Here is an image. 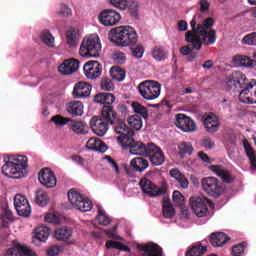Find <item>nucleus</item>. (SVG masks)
<instances>
[{
  "mask_svg": "<svg viewBox=\"0 0 256 256\" xmlns=\"http://www.w3.org/2000/svg\"><path fill=\"white\" fill-rule=\"evenodd\" d=\"M245 81H247V77L241 72H234L230 80L236 89H242L238 97L240 103L256 105V80L252 79L250 82Z\"/></svg>",
  "mask_w": 256,
  "mask_h": 256,
  "instance_id": "f257e3e1",
  "label": "nucleus"
},
{
  "mask_svg": "<svg viewBox=\"0 0 256 256\" xmlns=\"http://www.w3.org/2000/svg\"><path fill=\"white\" fill-rule=\"evenodd\" d=\"M109 37L112 43H115L118 47H135L139 41L137 31L131 26L113 28L109 33Z\"/></svg>",
  "mask_w": 256,
  "mask_h": 256,
  "instance_id": "f03ea898",
  "label": "nucleus"
},
{
  "mask_svg": "<svg viewBox=\"0 0 256 256\" xmlns=\"http://www.w3.org/2000/svg\"><path fill=\"white\" fill-rule=\"evenodd\" d=\"M197 17H201V14L195 15L191 20L190 26L192 27V30L186 32L185 41H187V43H192L193 49L199 51L201 49V36L197 33H201V31H209L211 26L215 23V20H213L212 17H208L202 24H198L197 26Z\"/></svg>",
  "mask_w": 256,
  "mask_h": 256,
  "instance_id": "7ed1b4c3",
  "label": "nucleus"
},
{
  "mask_svg": "<svg viewBox=\"0 0 256 256\" xmlns=\"http://www.w3.org/2000/svg\"><path fill=\"white\" fill-rule=\"evenodd\" d=\"M79 53L81 57H99V53H101V41L99 40V36L92 35L88 38H84Z\"/></svg>",
  "mask_w": 256,
  "mask_h": 256,
  "instance_id": "20e7f679",
  "label": "nucleus"
},
{
  "mask_svg": "<svg viewBox=\"0 0 256 256\" xmlns=\"http://www.w3.org/2000/svg\"><path fill=\"white\" fill-rule=\"evenodd\" d=\"M140 95L147 101H153L161 95V84L155 80H146L138 85Z\"/></svg>",
  "mask_w": 256,
  "mask_h": 256,
  "instance_id": "39448f33",
  "label": "nucleus"
},
{
  "mask_svg": "<svg viewBox=\"0 0 256 256\" xmlns=\"http://www.w3.org/2000/svg\"><path fill=\"white\" fill-rule=\"evenodd\" d=\"M203 191L210 197L219 199L225 193V186L215 177H206L201 181Z\"/></svg>",
  "mask_w": 256,
  "mask_h": 256,
  "instance_id": "423d86ee",
  "label": "nucleus"
},
{
  "mask_svg": "<svg viewBox=\"0 0 256 256\" xmlns=\"http://www.w3.org/2000/svg\"><path fill=\"white\" fill-rule=\"evenodd\" d=\"M190 205L196 217H207V213H209V207H215V204L205 196L191 197Z\"/></svg>",
  "mask_w": 256,
  "mask_h": 256,
  "instance_id": "0eeeda50",
  "label": "nucleus"
},
{
  "mask_svg": "<svg viewBox=\"0 0 256 256\" xmlns=\"http://www.w3.org/2000/svg\"><path fill=\"white\" fill-rule=\"evenodd\" d=\"M68 201H70L73 207L78 209V211H82L83 213L93 209V202H91L89 198L81 195V193L75 191V189H71L68 192Z\"/></svg>",
  "mask_w": 256,
  "mask_h": 256,
  "instance_id": "6e6552de",
  "label": "nucleus"
},
{
  "mask_svg": "<svg viewBox=\"0 0 256 256\" xmlns=\"http://www.w3.org/2000/svg\"><path fill=\"white\" fill-rule=\"evenodd\" d=\"M121 145L124 149H129L132 155H142L144 157L149 155V143L145 145L141 141H135L133 136H130L129 138H123L121 140Z\"/></svg>",
  "mask_w": 256,
  "mask_h": 256,
  "instance_id": "1a4fd4ad",
  "label": "nucleus"
},
{
  "mask_svg": "<svg viewBox=\"0 0 256 256\" xmlns=\"http://www.w3.org/2000/svg\"><path fill=\"white\" fill-rule=\"evenodd\" d=\"M98 21L104 27H115L121 21V14L113 9H104L99 13Z\"/></svg>",
  "mask_w": 256,
  "mask_h": 256,
  "instance_id": "9d476101",
  "label": "nucleus"
},
{
  "mask_svg": "<svg viewBox=\"0 0 256 256\" xmlns=\"http://www.w3.org/2000/svg\"><path fill=\"white\" fill-rule=\"evenodd\" d=\"M139 185L143 193H145L149 197H160V195H165V193H167V188H159L147 178L141 179Z\"/></svg>",
  "mask_w": 256,
  "mask_h": 256,
  "instance_id": "9b49d317",
  "label": "nucleus"
},
{
  "mask_svg": "<svg viewBox=\"0 0 256 256\" xmlns=\"http://www.w3.org/2000/svg\"><path fill=\"white\" fill-rule=\"evenodd\" d=\"M175 125L184 133H193L194 131H197V124H195V121L185 114L176 115Z\"/></svg>",
  "mask_w": 256,
  "mask_h": 256,
  "instance_id": "f8f14e48",
  "label": "nucleus"
},
{
  "mask_svg": "<svg viewBox=\"0 0 256 256\" xmlns=\"http://www.w3.org/2000/svg\"><path fill=\"white\" fill-rule=\"evenodd\" d=\"M38 181L47 189H53L57 185L55 172L50 168H42L38 174Z\"/></svg>",
  "mask_w": 256,
  "mask_h": 256,
  "instance_id": "ddd939ff",
  "label": "nucleus"
},
{
  "mask_svg": "<svg viewBox=\"0 0 256 256\" xmlns=\"http://www.w3.org/2000/svg\"><path fill=\"white\" fill-rule=\"evenodd\" d=\"M146 157L150 158V162L155 167H159L165 163V154L163 153V150L153 143H149L148 155H146Z\"/></svg>",
  "mask_w": 256,
  "mask_h": 256,
  "instance_id": "4468645a",
  "label": "nucleus"
},
{
  "mask_svg": "<svg viewBox=\"0 0 256 256\" xmlns=\"http://www.w3.org/2000/svg\"><path fill=\"white\" fill-rule=\"evenodd\" d=\"M111 125L114 126L115 133L120 135L117 137L119 143H121L122 139H130V137L135 135V132L131 128L127 127L124 120L118 118L115 123Z\"/></svg>",
  "mask_w": 256,
  "mask_h": 256,
  "instance_id": "2eb2a0df",
  "label": "nucleus"
},
{
  "mask_svg": "<svg viewBox=\"0 0 256 256\" xmlns=\"http://www.w3.org/2000/svg\"><path fill=\"white\" fill-rule=\"evenodd\" d=\"M147 167H149V161L147 159L143 157H136L130 161V167L125 166L124 170L129 177H133V172H131V169L138 173H143Z\"/></svg>",
  "mask_w": 256,
  "mask_h": 256,
  "instance_id": "dca6fc26",
  "label": "nucleus"
},
{
  "mask_svg": "<svg viewBox=\"0 0 256 256\" xmlns=\"http://www.w3.org/2000/svg\"><path fill=\"white\" fill-rule=\"evenodd\" d=\"M140 256H163V249L155 243L137 244Z\"/></svg>",
  "mask_w": 256,
  "mask_h": 256,
  "instance_id": "f3484780",
  "label": "nucleus"
},
{
  "mask_svg": "<svg viewBox=\"0 0 256 256\" xmlns=\"http://www.w3.org/2000/svg\"><path fill=\"white\" fill-rule=\"evenodd\" d=\"M109 125H111L109 122L97 116L92 117L90 120V127L98 137H103L109 131Z\"/></svg>",
  "mask_w": 256,
  "mask_h": 256,
  "instance_id": "a211bd4d",
  "label": "nucleus"
},
{
  "mask_svg": "<svg viewBox=\"0 0 256 256\" xmlns=\"http://www.w3.org/2000/svg\"><path fill=\"white\" fill-rule=\"evenodd\" d=\"M84 73L87 79H97V77H101V73L103 72V67L97 61H89L84 64Z\"/></svg>",
  "mask_w": 256,
  "mask_h": 256,
  "instance_id": "6ab92c4d",
  "label": "nucleus"
},
{
  "mask_svg": "<svg viewBox=\"0 0 256 256\" xmlns=\"http://www.w3.org/2000/svg\"><path fill=\"white\" fill-rule=\"evenodd\" d=\"M4 256H37V254L27 246L14 241L13 246L6 251Z\"/></svg>",
  "mask_w": 256,
  "mask_h": 256,
  "instance_id": "aec40b11",
  "label": "nucleus"
},
{
  "mask_svg": "<svg viewBox=\"0 0 256 256\" xmlns=\"http://www.w3.org/2000/svg\"><path fill=\"white\" fill-rule=\"evenodd\" d=\"M209 169L212 170L217 177H220L222 183L231 184L235 181V176L231 174V171L221 165H211Z\"/></svg>",
  "mask_w": 256,
  "mask_h": 256,
  "instance_id": "412c9836",
  "label": "nucleus"
},
{
  "mask_svg": "<svg viewBox=\"0 0 256 256\" xmlns=\"http://www.w3.org/2000/svg\"><path fill=\"white\" fill-rule=\"evenodd\" d=\"M58 71L61 73V75H71L72 73H77V71H79V60L75 58L64 60V62L59 65Z\"/></svg>",
  "mask_w": 256,
  "mask_h": 256,
  "instance_id": "4be33fe9",
  "label": "nucleus"
},
{
  "mask_svg": "<svg viewBox=\"0 0 256 256\" xmlns=\"http://www.w3.org/2000/svg\"><path fill=\"white\" fill-rule=\"evenodd\" d=\"M74 99H83L91 95V84L87 82H78L74 85L72 92Z\"/></svg>",
  "mask_w": 256,
  "mask_h": 256,
  "instance_id": "5701e85b",
  "label": "nucleus"
},
{
  "mask_svg": "<svg viewBox=\"0 0 256 256\" xmlns=\"http://www.w3.org/2000/svg\"><path fill=\"white\" fill-rule=\"evenodd\" d=\"M200 37L201 47L203 45H213L217 41V31L215 29H210L209 31L197 32Z\"/></svg>",
  "mask_w": 256,
  "mask_h": 256,
  "instance_id": "b1692460",
  "label": "nucleus"
},
{
  "mask_svg": "<svg viewBox=\"0 0 256 256\" xmlns=\"http://www.w3.org/2000/svg\"><path fill=\"white\" fill-rule=\"evenodd\" d=\"M101 117L104 121L109 123L110 125H115V121H117L119 118H117V112L113 109V106L111 105H104L101 110Z\"/></svg>",
  "mask_w": 256,
  "mask_h": 256,
  "instance_id": "393cba45",
  "label": "nucleus"
},
{
  "mask_svg": "<svg viewBox=\"0 0 256 256\" xmlns=\"http://www.w3.org/2000/svg\"><path fill=\"white\" fill-rule=\"evenodd\" d=\"M204 127L207 133H217L221 127V122H219L217 116L208 115L204 119Z\"/></svg>",
  "mask_w": 256,
  "mask_h": 256,
  "instance_id": "a878e982",
  "label": "nucleus"
},
{
  "mask_svg": "<svg viewBox=\"0 0 256 256\" xmlns=\"http://www.w3.org/2000/svg\"><path fill=\"white\" fill-rule=\"evenodd\" d=\"M243 145H244V151L250 161V171H251V173H255V171H256L255 150H253V147H251V144H249V141L247 139L243 140Z\"/></svg>",
  "mask_w": 256,
  "mask_h": 256,
  "instance_id": "bb28decb",
  "label": "nucleus"
},
{
  "mask_svg": "<svg viewBox=\"0 0 256 256\" xmlns=\"http://www.w3.org/2000/svg\"><path fill=\"white\" fill-rule=\"evenodd\" d=\"M86 147L90 151H98V153H105L107 151V144L99 138H90L86 143Z\"/></svg>",
  "mask_w": 256,
  "mask_h": 256,
  "instance_id": "cd10ccee",
  "label": "nucleus"
},
{
  "mask_svg": "<svg viewBox=\"0 0 256 256\" xmlns=\"http://www.w3.org/2000/svg\"><path fill=\"white\" fill-rule=\"evenodd\" d=\"M54 237L57 241H68V243H73V241H70L71 237H73V229L69 227L57 228Z\"/></svg>",
  "mask_w": 256,
  "mask_h": 256,
  "instance_id": "c85d7f7f",
  "label": "nucleus"
},
{
  "mask_svg": "<svg viewBox=\"0 0 256 256\" xmlns=\"http://www.w3.org/2000/svg\"><path fill=\"white\" fill-rule=\"evenodd\" d=\"M162 214L165 219H173L175 217V208H173L169 196H164L162 199Z\"/></svg>",
  "mask_w": 256,
  "mask_h": 256,
  "instance_id": "c756f323",
  "label": "nucleus"
},
{
  "mask_svg": "<svg viewBox=\"0 0 256 256\" xmlns=\"http://www.w3.org/2000/svg\"><path fill=\"white\" fill-rule=\"evenodd\" d=\"M229 239L231 238L223 232H216L210 235V243L213 247H223Z\"/></svg>",
  "mask_w": 256,
  "mask_h": 256,
  "instance_id": "7c9ffc66",
  "label": "nucleus"
},
{
  "mask_svg": "<svg viewBox=\"0 0 256 256\" xmlns=\"http://www.w3.org/2000/svg\"><path fill=\"white\" fill-rule=\"evenodd\" d=\"M94 102L100 105H113L115 103V95L109 92H100L94 96Z\"/></svg>",
  "mask_w": 256,
  "mask_h": 256,
  "instance_id": "2f4dec72",
  "label": "nucleus"
},
{
  "mask_svg": "<svg viewBox=\"0 0 256 256\" xmlns=\"http://www.w3.org/2000/svg\"><path fill=\"white\" fill-rule=\"evenodd\" d=\"M49 235H51V229L45 225H40L34 230L35 239L42 243H45L49 239Z\"/></svg>",
  "mask_w": 256,
  "mask_h": 256,
  "instance_id": "473e14b6",
  "label": "nucleus"
},
{
  "mask_svg": "<svg viewBox=\"0 0 256 256\" xmlns=\"http://www.w3.org/2000/svg\"><path fill=\"white\" fill-rule=\"evenodd\" d=\"M71 123L69 124L70 130L73 131L76 135H86L88 133L89 127H87V124L83 121H77V120H70Z\"/></svg>",
  "mask_w": 256,
  "mask_h": 256,
  "instance_id": "72a5a7b5",
  "label": "nucleus"
},
{
  "mask_svg": "<svg viewBox=\"0 0 256 256\" xmlns=\"http://www.w3.org/2000/svg\"><path fill=\"white\" fill-rule=\"evenodd\" d=\"M67 111L72 117H81L83 115V103L73 101L67 104Z\"/></svg>",
  "mask_w": 256,
  "mask_h": 256,
  "instance_id": "f704fd0d",
  "label": "nucleus"
},
{
  "mask_svg": "<svg viewBox=\"0 0 256 256\" xmlns=\"http://www.w3.org/2000/svg\"><path fill=\"white\" fill-rule=\"evenodd\" d=\"M233 63L240 65L241 67H255L256 61L248 56L236 55L232 59Z\"/></svg>",
  "mask_w": 256,
  "mask_h": 256,
  "instance_id": "c9c22d12",
  "label": "nucleus"
},
{
  "mask_svg": "<svg viewBox=\"0 0 256 256\" xmlns=\"http://www.w3.org/2000/svg\"><path fill=\"white\" fill-rule=\"evenodd\" d=\"M151 55L158 62L165 61L168 57L167 50L163 46H155L151 51Z\"/></svg>",
  "mask_w": 256,
  "mask_h": 256,
  "instance_id": "e433bc0d",
  "label": "nucleus"
},
{
  "mask_svg": "<svg viewBox=\"0 0 256 256\" xmlns=\"http://www.w3.org/2000/svg\"><path fill=\"white\" fill-rule=\"evenodd\" d=\"M14 165H16V167H19L22 171H25V169H27L28 167V159L27 156H23V155H19V156H15V155H11V156H7Z\"/></svg>",
  "mask_w": 256,
  "mask_h": 256,
  "instance_id": "4c0bfd02",
  "label": "nucleus"
},
{
  "mask_svg": "<svg viewBox=\"0 0 256 256\" xmlns=\"http://www.w3.org/2000/svg\"><path fill=\"white\" fill-rule=\"evenodd\" d=\"M170 175L173 177V179H176L182 189H187V187H189V181L187 180V178H185V175H183L179 170H170Z\"/></svg>",
  "mask_w": 256,
  "mask_h": 256,
  "instance_id": "58836bf2",
  "label": "nucleus"
},
{
  "mask_svg": "<svg viewBox=\"0 0 256 256\" xmlns=\"http://www.w3.org/2000/svg\"><path fill=\"white\" fill-rule=\"evenodd\" d=\"M128 125L134 131H141V127H143V120H141V116L139 115H132L128 119Z\"/></svg>",
  "mask_w": 256,
  "mask_h": 256,
  "instance_id": "ea45409f",
  "label": "nucleus"
},
{
  "mask_svg": "<svg viewBox=\"0 0 256 256\" xmlns=\"http://www.w3.org/2000/svg\"><path fill=\"white\" fill-rule=\"evenodd\" d=\"M205 253H207V247L198 244L192 246V248L186 252V256H203Z\"/></svg>",
  "mask_w": 256,
  "mask_h": 256,
  "instance_id": "a19ab883",
  "label": "nucleus"
},
{
  "mask_svg": "<svg viewBox=\"0 0 256 256\" xmlns=\"http://www.w3.org/2000/svg\"><path fill=\"white\" fill-rule=\"evenodd\" d=\"M110 75L112 79H115L116 81H124L125 80V70H123L119 66H113L110 69Z\"/></svg>",
  "mask_w": 256,
  "mask_h": 256,
  "instance_id": "79ce46f5",
  "label": "nucleus"
},
{
  "mask_svg": "<svg viewBox=\"0 0 256 256\" xmlns=\"http://www.w3.org/2000/svg\"><path fill=\"white\" fill-rule=\"evenodd\" d=\"M35 203L40 207H45L49 203V196L47 192L37 191L35 195Z\"/></svg>",
  "mask_w": 256,
  "mask_h": 256,
  "instance_id": "37998d69",
  "label": "nucleus"
},
{
  "mask_svg": "<svg viewBox=\"0 0 256 256\" xmlns=\"http://www.w3.org/2000/svg\"><path fill=\"white\" fill-rule=\"evenodd\" d=\"M40 38L48 47H55V37L48 30L42 31Z\"/></svg>",
  "mask_w": 256,
  "mask_h": 256,
  "instance_id": "c03bdc74",
  "label": "nucleus"
},
{
  "mask_svg": "<svg viewBox=\"0 0 256 256\" xmlns=\"http://www.w3.org/2000/svg\"><path fill=\"white\" fill-rule=\"evenodd\" d=\"M131 50L132 57H135V59H142L143 53H145V47H143V44H137L134 46H129Z\"/></svg>",
  "mask_w": 256,
  "mask_h": 256,
  "instance_id": "a18cd8bd",
  "label": "nucleus"
},
{
  "mask_svg": "<svg viewBox=\"0 0 256 256\" xmlns=\"http://www.w3.org/2000/svg\"><path fill=\"white\" fill-rule=\"evenodd\" d=\"M1 221L2 227H9L10 221H13V212H11V210H9L8 208H5L3 210V213L1 214Z\"/></svg>",
  "mask_w": 256,
  "mask_h": 256,
  "instance_id": "49530a36",
  "label": "nucleus"
},
{
  "mask_svg": "<svg viewBox=\"0 0 256 256\" xmlns=\"http://www.w3.org/2000/svg\"><path fill=\"white\" fill-rule=\"evenodd\" d=\"M132 109L134 113H137L138 115H141L144 119H147L148 114H147V108L145 106L139 104V102H133Z\"/></svg>",
  "mask_w": 256,
  "mask_h": 256,
  "instance_id": "de8ad7c7",
  "label": "nucleus"
},
{
  "mask_svg": "<svg viewBox=\"0 0 256 256\" xmlns=\"http://www.w3.org/2000/svg\"><path fill=\"white\" fill-rule=\"evenodd\" d=\"M50 121L56 125V127H63L64 125H67L69 121H71L70 118H65L61 115H55L53 116Z\"/></svg>",
  "mask_w": 256,
  "mask_h": 256,
  "instance_id": "09e8293b",
  "label": "nucleus"
},
{
  "mask_svg": "<svg viewBox=\"0 0 256 256\" xmlns=\"http://www.w3.org/2000/svg\"><path fill=\"white\" fill-rule=\"evenodd\" d=\"M66 41L70 47L77 45V32L75 30H68L66 32Z\"/></svg>",
  "mask_w": 256,
  "mask_h": 256,
  "instance_id": "8fccbe9b",
  "label": "nucleus"
},
{
  "mask_svg": "<svg viewBox=\"0 0 256 256\" xmlns=\"http://www.w3.org/2000/svg\"><path fill=\"white\" fill-rule=\"evenodd\" d=\"M8 158V161L5 162V164L2 166V173L3 175H5L6 177H10L11 175H15V173L13 172V162Z\"/></svg>",
  "mask_w": 256,
  "mask_h": 256,
  "instance_id": "3c124183",
  "label": "nucleus"
},
{
  "mask_svg": "<svg viewBox=\"0 0 256 256\" xmlns=\"http://www.w3.org/2000/svg\"><path fill=\"white\" fill-rule=\"evenodd\" d=\"M17 214L20 217H29L31 215V206L26 203L18 208H16Z\"/></svg>",
  "mask_w": 256,
  "mask_h": 256,
  "instance_id": "603ef678",
  "label": "nucleus"
},
{
  "mask_svg": "<svg viewBox=\"0 0 256 256\" xmlns=\"http://www.w3.org/2000/svg\"><path fill=\"white\" fill-rule=\"evenodd\" d=\"M242 45L255 46L256 45V32H251V33L245 35L242 39Z\"/></svg>",
  "mask_w": 256,
  "mask_h": 256,
  "instance_id": "864d4df0",
  "label": "nucleus"
},
{
  "mask_svg": "<svg viewBox=\"0 0 256 256\" xmlns=\"http://www.w3.org/2000/svg\"><path fill=\"white\" fill-rule=\"evenodd\" d=\"M100 87L103 91H113L115 89L113 82L107 77L101 79Z\"/></svg>",
  "mask_w": 256,
  "mask_h": 256,
  "instance_id": "5fc2aeb1",
  "label": "nucleus"
},
{
  "mask_svg": "<svg viewBox=\"0 0 256 256\" xmlns=\"http://www.w3.org/2000/svg\"><path fill=\"white\" fill-rule=\"evenodd\" d=\"M29 203V200H27V197L21 195V194H16L14 197V207L15 209H19V207H22L23 205H26Z\"/></svg>",
  "mask_w": 256,
  "mask_h": 256,
  "instance_id": "6e6d98bb",
  "label": "nucleus"
},
{
  "mask_svg": "<svg viewBox=\"0 0 256 256\" xmlns=\"http://www.w3.org/2000/svg\"><path fill=\"white\" fill-rule=\"evenodd\" d=\"M96 219L100 225H104L105 227L111 223V218L105 215L103 210H99Z\"/></svg>",
  "mask_w": 256,
  "mask_h": 256,
  "instance_id": "4d7b16f0",
  "label": "nucleus"
},
{
  "mask_svg": "<svg viewBox=\"0 0 256 256\" xmlns=\"http://www.w3.org/2000/svg\"><path fill=\"white\" fill-rule=\"evenodd\" d=\"M172 199L178 207H183V205H185V197L179 191L173 192Z\"/></svg>",
  "mask_w": 256,
  "mask_h": 256,
  "instance_id": "13d9d810",
  "label": "nucleus"
},
{
  "mask_svg": "<svg viewBox=\"0 0 256 256\" xmlns=\"http://www.w3.org/2000/svg\"><path fill=\"white\" fill-rule=\"evenodd\" d=\"M245 247H247V242H241L238 245L232 247L233 256H241L242 253H245Z\"/></svg>",
  "mask_w": 256,
  "mask_h": 256,
  "instance_id": "bf43d9fd",
  "label": "nucleus"
},
{
  "mask_svg": "<svg viewBox=\"0 0 256 256\" xmlns=\"http://www.w3.org/2000/svg\"><path fill=\"white\" fill-rule=\"evenodd\" d=\"M12 173H14L11 175L12 179H22V177H25V171L20 169V167L14 163L12 166Z\"/></svg>",
  "mask_w": 256,
  "mask_h": 256,
  "instance_id": "052dcab7",
  "label": "nucleus"
},
{
  "mask_svg": "<svg viewBox=\"0 0 256 256\" xmlns=\"http://www.w3.org/2000/svg\"><path fill=\"white\" fill-rule=\"evenodd\" d=\"M58 15H60V17H71V15H73V11L66 4H61Z\"/></svg>",
  "mask_w": 256,
  "mask_h": 256,
  "instance_id": "680f3d73",
  "label": "nucleus"
},
{
  "mask_svg": "<svg viewBox=\"0 0 256 256\" xmlns=\"http://www.w3.org/2000/svg\"><path fill=\"white\" fill-rule=\"evenodd\" d=\"M138 9H139V3H137L136 1H132L131 4L129 5V14L134 19H139V13H137Z\"/></svg>",
  "mask_w": 256,
  "mask_h": 256,
  "instance_id": "e2e57ef3",
  "label": "nucleus"
},
{
  "mask_svg": "<svg viewBox=\"0 0 256 256\" xmlns=\"http://www.w3.org/2000/svg\"><path fill=\"white\" fill-rule=\"evenodd\" d=\"M61 251H63V247L57 246V245H52L48 248L47 255L48 256H59Z\"/></svg>",
  "mask_w": 256,
  "mask_h": 256,
  "instance_id": "0e129e2a",
  "label": "nucleus"
},
{
  "mask_svg": "<svg viewBox=\"0 0 256 256\" xmlns=\"http://www.w3.org/2000/svg\"><path fill=\"white\" fill-rule=\"evenodd\" d=\"M104 233H105V235H107V237H109V239H116V240L121 239L117 235V225H115L112 229L104 230Z\"/></svg>",
  "mask_w": 256,
  "mask_h": 256,
  "instance_id": "69168bd1",
  "label": "nucleus"
},
{
  "mask_svg": "<svg viewBox=\"0 0 256 256\" xmlns=\"http://www.w3.org/2000/svg\"><path fill=\"white\" fill-rule=\"evenodd\" d=\"M179 149L180 153H187L188 155H191V153H193V147L191 146V144L186 142H182L179 146Z\"/></svg>",
  "mask_w": 256,
  "mask_h": 256,
  "instance_id": "338daca9",
  "label": "nucleus"
},
{
  "mask_svg": "<svg viewBox=\"0 0 256 256\" xmlns=\"http://www.w3.org/2000/svg\"><path fill=\"white\" fill-rule=\"evenodd\" d=\"M110 3L113 7H117L118 9H127V0H110Z\"/></svg>",
  "mask_w": 256,
  "mask_h": 256,
  "instance_id": "774afa93",
  "label": "nucleus"
}]
</instances>
